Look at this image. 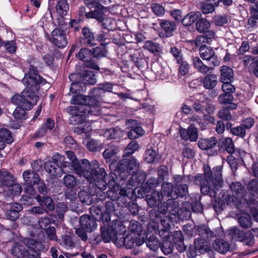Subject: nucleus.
<instances>
[{
	"instance_id": "1",
	"label": "nucleus",
	"mask_w": 258,
	"mask_h": 258,
	"mask_svg": "<svg viewBox=\"0 0 258 258\" xmlns=\"http://www.w3.org/2000/svg\"><path fill=\"white\" fill-rule=\"evenodd\" d=\"M38 62L35 61L30 64L29 71L22 81L25 89L20 94H15L11 98L12 103L18 106L13 113L17 120L22 121L27 118L26 110L31 109L36 104L39 99L37 94L39 88L46 83V80L38 75Z\"/></svg>"
},
{
	"instance_id": "2",
	"label": "nucleus",
	"mask_w": 258,
	"mask_h": 258,
	"mask_svg": "<svg viewBox=\"0 0 258 258\" xmlns=\"http://www.w3.org/2000/svg\"><path fill=\"white\" fill-rule=\"evenodd\" d=\"M221 166L214 167L212 170L209 165L204 166V175L198 174L195 177L194 182L200 186L202 194L215 198L217 191L223 185Z\"/></svg>"
},
{
	"instance_id": "3",
	"label": "nucleus",
	"mask_w": 258,
	"mask_h": 258,
	"mask_svg": "<svg viewBox=\"0 0 258 258\" xmlns=\"http://www.w3.org/2000/svg\"><path fill=\"white\" fill-rule=\"evenodd\" d=\"M28 249L25 250L24 246L18 243H14L12 248L13 254L17 258H21L25 255L28 258H40L41 251L45 249L43 244L36 240L25 238L22 240Z\"/></svg>"
},
{
	"instance_id": "4",
	"label": "nucleus",
	"mask_w": 258,
	"mask_h": 258,
	"mask_svg": "<svg viewBox=\"0 0 258 258\" xmlns=\"http://www.w3.org/2000/svg\"><path fill=\"white\" fill-rule=\"evenodd\" d=\"M111 170L117 171L119 174H123L121 175L122 178L127 176L130 174L134 173L139 168V163L136 159L132 157L130 159H123L119 161L116 164L112 162L109 165Z\"/></svg>"
},
{
	"instance_id": "5",
	"label": "nucleus",
	"mask_w": 258,
	"mask_h": 258,
	"mask_svg": "<svg viewBox=\"0 0 258 258\" xmlns=\"http://www.w3.org/2000/svg\"><path fill=\"white\" fill-rule=\"evenodd\" d=\"M122 226L120 221L113 220L109 226L106 228L105 227H101V235L102 240L105 242H108L112 240L117 245V240L120 236V231L122 230Z\"/></svg>"
},
{
	"instance_id": "6",
	"label": "nucleus",
	"mask_w": 258,
	"mask_h": 258,
	"mask_svg": "<svg viewBox=\"0 0 258 258\" xmlns=\"http://www.w3.org/2000/svg\"><path fill=\"white\" fill-rule=\"evenodd\" d=\"M45 37L52 45H55L58 48H64L68 43L66 32L58 28L53 30L50 34L45 33Z\"/></svg>"
},
{
	"instance_id": "7",
	"label": "nucleus",
	"mask_w": 258,
	"mask_h": 258,
	"mask_svg": "<svg viewBox=\"0 0 258 258\" xmlns=\"http://www.w3.org/2000/svg\"><path fill=\"white\" fill-rule=\"evenodd\" d=\"M92 167V161L90 162L88 160L85 159L79 161L71 167V172L75 171L77 174L84 176L86 179L91 178L90 171Z\"/></svg>"
},
{
	"instance_id": "8",
	"label": "nucleus",
	"mask_w": 258,
	"mask_h": 258,
	"mask_svg": "<svg viewBox=\"0 0 258 258\" xmlns=\"http://www.w3.org/2000/svg\"><path fill=\"white\" fill-rule=\"evenodd\" d=\"M122 231H120V236L117 240V246H121L123 245L126 248H132L135 244L137 246L141 245L143 243V241L137 240V237L134 232H131V233L127 234L125 236L122 234V232H124L123 229Z\"/></svg>"
},
{
	"instance_id": "9",
	"label": "nucleus",
	"mask_w": 258,
	"mask_h": 258,
	"mask_svg": "<svg viewBox=\"0 0 258 258\" xmlns=\"http://www.w3.org/2000/svg\"><path fill=\"white\" fill-rule=\"evenodd\" d=\"M69 78L70 81L79 78L83 84L94 85L97 82L95 72L90 70H85L78 74H71Z\"/></svg>"
},
{
	"instance_id": "10",
	"label": "nucleus",
	"mask_w": 258,
	"mask_h": 258,
	"mask_svg": "<svg viewBox=\"0 0 258 258\" xmlns=\"http://www.w3.org/2000/svg\"><path fill=\"white\" fill-rule=\"evenodd\" d=\"M159 23L160 26L159 36L161 38H165L173 35V32L177 28L174 22L168 20L161 19Z\"/></svg>"
},
{
	"instance_id": "11",
	"label": "nucleus",
	"mask_w": 258,
	"mask_h": 258,
	"mask_svg": "<svg viewBox=\"0 0 258 258\" xmlns=\"http://www.w3.org/2000/svg\"><path fill=\"white\" fill-rule=\"evenodd\" d=\"M199 51L200 56L203 59L210 62L209 65L212 64L215 67L220 64V61L218 57L215 55L214 50L211 47L202 46L199 48Z\"/></svg>"
},
{
	"instance_id": "12",
	"label": "nucleus",
	"mask_w": 258,
	"mask_h": 258,
	"mask_svg": "<svg viewBox=\"0 0 258 258\" xmlns=\"http://www.w3.org/2000/svg\"><path fill=\"white\" fill-rule=\"evenodd\" d=\"M91 178H87L90 183L105 179L106 173L103 168L100 167L97 160L92 161V167L90 171Z\"/></svg>"
},
{
	"instance_id": "13",
	"label": "nucleus",
	"mask_w": 258,
	"mask_h": 258,
	"mask_svg": "<svg viewBox=\"0 0 258 258\" xmlns=\"http://www.w3.org/2000/svg\"><path fill=\"white\" fill-rule=\"evenodd\" d=\"M67 111L71 115L70 121L73 124H78L84 122L86 117L83 110L81 109V107L69 106L66 109Z\"/></svg>"
},
{
	"instance_id": "14",
	"label": "nucleus",
	"mask_w": 258,
	"mask_h": 258,
	"mask_svg": "<svg viewBox=\"0 0 258 258\" xmlns=\"http://www.w3.org/2000/svg\"><path fill=\"white\" fill-rule=\"evenodd\" d=\"M230 188L232 194L237 196L238 199H240V200L244 202L251 201V199L247 197L245 188L240 182H232L230 185Z\"/></svg>"
},
{
	"instance_id": "15",
	"label": "nucleus",
	"mask_w": 258,
	"mask_h": 258,
	"mask_svg": "<svg viewBox=\"0 0 258 258\" xmlns=\"http://www.w3.org/2000/svg\"><path fill=\"white\" fill-rule=\"evenodd\" d=\"M82 34V36L80 39V43L82 46L92 47L96 45L94 34L90 28L83 27Z\"/></svg>"
},
{
	"instance_id": "16",
	"label": "nucleus",
	"mask_w": 258,
	"mask_h": 258,
	"mask_svg": "<svg viewBox=\"0 0 258 258\" xmlns=\"http://www.w3.org/2000/svg\"><path fill=\"white\" fill-rule=\"evenodd\" d=\"M80 224L82 228L89 233L93 232L97 227L95 218L88 215H84L80 217Z\"/></svg>"
},
{
	"instance_id": "17",
	"label": "nucleus",
	"mask_w": 258,
	"mask_h": 258,
	"mask_svg": "<svg viewBox=\"0 0 258 258\" xmlns=\"http://www.w3.org/2000/svg\"><path fill=\"white\" fill-rule=\"evenodd\" d=\"M87 13H85V17L87 19H94L98 23L103 22L105 18L104 15L106 12V8L103 5L99 6L93 9Z\"/></svg>"
},
{
	"instance_id": "18",
	"label": "nucleus",
	"mask_w": 258,
	"mask_h": 258,
	"mask_svg": "<svg viewBox=\"0 0 258 258\" xmlns=\"http://www.w3.org/2000/svg\"><path fill=\"white\" fill-rule=\"evenodd\" d=\"M23 210L21 204L13 203L9 204L6 212L7 218L11 220L15 221L20 216V212Z\"/></svg>"
},
{
	"instance_id": "19",
	"label": "nucleus",
	"mask_w": 258,
	"mask_h": 258,
	"mask_svg": "<svg viewBox=\"0 0 258 258\" xmlns=\"http://www.w3.org/2000/svg\"><path fill=\"white\" fill-rule=\"evenodd\" d=\"M45 169L51 177L55 178L61 177L63 173L71 172L69 170H62V168H60L58 164H56L53 162H46L45 165Z\"/></svg>"
},
{
	"instance_id": "20",
	"label": "nucleus",
	"mask_w": 258,
	"mask_h": 258,
	"mask_svg": "<svg viewBox=\"0 0 258 258\" xmlns=\"http://www.w3.org/2000/svg\"><path fill=\"white\" fill-rule=\"evenodd\" d=\"M242 61L244 66L258 78V56L246 55L243 56Z\"/></svg>"
},
{
	"instance_id": "21",
	"label": "nucleus",
	"mask_w": 258,
	"mask_h": 258,
	"mask_svg": "<svg viewBox=\"0 0 258 258\" xmlns=\"http://www.w3.org/2000/svg\"><path fill=\"white\" fill-rule=\"evenodd\" d=\"M22 176L25 184L27 185H34L37 184L40 179L39 174L31 170L24 171Z\"/></svg>"
},
{
	"instance_id": "22",
	"label": "nucleus",
	"mask_w": 258,
	"mask_h": 258,
	"mask_svg": "<svg viewBox=\"0 0 258 258\" xmlns=\"http://www.w3.org/2000/svg\"><path fill=\"white\" fill-rule=\"evenodd\" d=\"M240 200L238 199L237 196L233 194L228 195L225 199L227 205L230 206H235L237 209L243 208L247 209L249 202L241 201Z\"/></svg>"
},
{
	"instance_id": "23",
	"label": "nucleus",
	"mask_w": 258,
	"mask_h": 258,
	"mask_svg": "<svg viewBox=\"0 0 258 258\" xmlns=\"http://www.w3.org/2000/svg\"><path fill=\"white\" fill-rule=\"evenodd\" d=\"M193 66L199 73L206 75L213 70V68L208 66L202 61L198 56L192 58Z\"/></svg>"
},
{
	"instance_id": "24",
	"label": "nucleus",
	"mask_w": 258,
	"mask_h": 258,
	"mask_svg": "<svg viewBox=\"0 0 258 258\" xmlns=\"http://www.w3.org/2000/svg\"><path fill=\"white\" fill-rule=\"evenodd\" d=\"M16 181L13 174L8 171H2L0 173V187L11 186Z\"/></svg>"
},
{
	"instance_id": "25",
	"label": "nucleus",
	"mask_w": 258,
	"mask_h": 258,
	"mask_svg": "<svg viewBox=\"0 0 258 258\" xmlns=\"http://www.w3.org/2000/svg\"><path fill=\"white\" fill-rule=\"evenodd\" d=\"M169 221H173L179 210V203L176 201V198H171L167 200Z\"/></svg>"
},
{
	"instance_id": "26",
	"label": "nucleus",
	"mask_w": 258,
	"mask_h": 258,
	"mask_svg": "<svg viewBox=\"0 0 258 258\" xmlns=\"http://www.w3.org/2000/svg\"><path fill=\"white\" fill-rule=\"evenodd\" d=\"M234 79V73L232 69L228 66H222L220 69V81L222 83L232 82Z\"/></svg>"
},
{
	"instance_id": "27",
	"label": "nucleus",
	"mask_w": 258,
	"mask_h": 258,
	"mask_svg": "<svg viewBox=\"0 0 258 258\" xmlns=\"http://www.w3.org/2000/svg\"><path fill=\"white\" fill-rule=\"evenodd\" d=\"M219 0H206L201 3V11L204 14L212 13L218 6Z\"/></svg>"
},
{
	"instance_id": "28",
	"label": "nucleus",
	"mask_w": 258,
	"mask_h": 258,
	"mask_svg": "<svg viewBox=\"0 0 258 258\" xmlns=\"http://www.w3.org/2000/svg\"><path fill=\"white\" fill-rule=\"evenodd\" d=\"M217 144V140L215 137L200 139L198 141L199 148L203 150H208L213 148Z\"/></svg>"
},
{
	"instance_id": "29",
	"label": "nucleus",
	"mask_w": 258,
	"mask_h": 258,
	"mask_svg": "<svg viewBox=\"0 0 258 258\" xmlns=\"http://www.w3.org/2000/svg\"><path fill=\"white\" fill-rule=\"evenodd\" d=\"M163 199L162 193L160 191L154 190L151 195L146 196V201L148 205L151 207H155L157 206V202L161 201Z\"/></svg>"
},
{
	"instance_id": "30",
	"label": "nucleus",
	"mask_w": 258,
	"mask_h": 258,
	"mask_svg": "<svg viewBox=\"0 0 258 258\" xmlns=\"http://www.w3.org/2000/svg\"><path fill=\"white\" fill-rule=\"evenodd\" d=\"M119 151L118 146L111 144L104 151L102 155L106 162H110L112 159L117 155Z\"/></svg>"
},
{
	"instance_id": "31",
	"label": "nucleus",
	"mask_w": 258,
	"mask_h": 258,
	"mask_svg": "<svg viewBox=\"0 0 258 258\" xmlns=\"http://www.w3.org/2000/svg\"><path fill=\"white\" fill-rule=\"evenodd\" d=\"M214 249L222 254L226 253L230 249L228 242L221 239H217L213 243Z\"/></svg>"
},
{
	"instance_id": "32",
	"label": "nucleus",
	"mask_w": 258,
	"mask_h": 258,
	"mask_svg": "<svg viewBox=\"0 0 258 258\" xmlns=\"http://www.w3.org/2000/svg\"><path fill=\"white\" fill-rule=\"evenodd\" d=\"M62 183L68 189H73L78 185L77 178L72 174H67L62 179Z\"/></svg>"
},
{
	"instance_id": "33",
	"label": "nucleus",
	"mask_w": 258,
	"mask_h": 258,
	"mask_svg": "<svg viewBox=\"0 0 258 258\" xmlns=\"http://www.w3.org/2000/svg\"><path fill=\"white\" fill-rule=\"evenodd\" d=\"M204 87L207 89H213L217 85V77L215 74H207L203 80Z\"/></svg>"
},
{
	"instance_id": "34",
	"label": "nucleus",
	"mask_w": 258,
	"mask_h": 258,
	"mask_svg": "<svg viewBox=\"0 0 258 258\" xmlns=\"http://www.w3.org/2000/svg\"><path fill=\"white\" fill-rule=\"evenodd\" d=\"M160 193H162L163 196L164 195L167 196L171 198H174V195H176V192H174L173 184L168 181H164L162 183Z\"/></svg>"
},
{
	"instance_id": "35",
	"label": "nucleus",
	"mask_w": 258,
	"mask_h": 258,
	"mask_svg": "<svg viewBox=\"0 0 258 258\" xmlns=\"http://www.w3.org/2000/svg\"><path fill=\"white\" fill-rule=\"evenodd\" d=\"M56 10L57 12L61 16V21L63 20V16L67 14V12L69 10V5L66 0H59L56 6Z\"/></svg>"
},
{
	"instance_id": "36",
	"label": "nucleus",
	"mask_w": 258,
	"mask_h": 258,
	"mask_svg": "<svg viewBox=\"0 0 258 258\" xmlns=\"http://www.w3.org/2000/svg\"><path fill=\"white\" fill-rule=\"evenodd\" d=\"M201 16L200 12H191L182 19V23L184 26H190Z\"/></svg>"
},
{
	"instance_id": "37",
	"label": "nucleus",
	"mask_w": 258,
	"mask_h": 258,
	"mask_svg": "<svg viewBox=\"0 0 258 258\" xmlns=\"http://www.w3.org/2000/svg\"><path fill=\"white\" fill-rule=\"evenodd\" d=\"M238 223L240 226L244 229L251 227L252 221L250 215L247 213L240 214L238 216Z\"/></svg>"
},
{
	"instance_id": "38",
	"label": "nucleus",
	"mask_w": 258,
	"mask_h": 258,
	"mask_svg": "<svg viewBox=\"0 0 258 258\" xmlns=\"http://www.w3.org/2000/svg\"><path fill=\"white\" fill-rule=\"evenodd\" d=\"M191 213L189 209L183 207L179 209L175 217H174V222H178L188 220L191 217Z\"/></svg>"
},
{
	"instance_id": "39",
	"label": "nucleus",
	"mask_w": 258,
	"mask_h": 258,
	"mask_svg": "<svg viewBox=\"0 0 258 258\" xmlns=\"http://www.w3.org/2000/svg\"><path fill=\"white\" fill-rule=\"evenodd\" d=\"M76 57L83 61L88 62L92 59L91 50L88 48L83 47L76 54Z\"/></svg>"
},
{
	"instance_id": "40",
	"label": "nucleus",
	"mask_w": 258,
	"mask_h": 258,
	"mask_svg": "<svg viewBox=\"0 0 258 258\" xmlns=\"http://www.w3.org/2000/svg\"><path fill=\"white\" fill-rule=\"evenodd\" d=\"M145 156V160L149 163L158 162L160 159L157 151L152 148L147 149Z\"/></svg>"
},
{
	"instance_id": "41",
	"label": "nucleus",
	"mask_w": 258,
	"mask_h": 258,
	"mask_svg": "<svg viewBox=\"0 0 258 258\" xmlns=\"http://www.w3.org/2000/svg\"><path fill=\"white\" fill-rule=\"evenodd\" d=\"M122 136V132L118 128H111L106 130L104 133V136L107 140L119 139Z\"/></svg>"
},
{
	"instance_id": "42",
	"label": "nucleus",
	"mask_w": 258,
	"mask_h": 258,
	"mask_svg": "<svg viewBox=\"0 0 258 258\" xmlns=\"http://www.w3.org/2000/svg\"><path fill=\"white\" fill-rule=\"evenodd\" d=\"M37 201L40 203V205L45 206L49 211H53L55 209V205L52 199L49 197L38 196Z\"/></svg>"
},
{
	"instance_id": "43",
	"label": "nucleus",
	"mask_w": 258,
	"mask_h": 258,
	"mask_svg": "<svg viewBox=\"0 0 258 258\" xmlns=\"http://www.w3.org/2000/svg\"><path fill=\"white\" fill-rule=\"evenodd\" d=\"M220 146L228 153L232 154L235 152V146L231 138H226L221 140Z\"/></svg>"
},
{
	"instance_id": "44",
	"label": "nucleus",
	"mask_w": 258,
	"mask_h": 258,
	"mask_svg": "<svg viewBox=\"0 0 258 258\" xmlns=\"http://www.w3.org/2000/svg\"><path fill=\"white\" fill-rule=\"evenodd\" d=\"M199 98L192 104L193 109L197 112L203 113L205 110V104L206 97L204 95H199Z\"/></svg>"
},
{
	"instance_id": "45",
	"label": "nucleus",
	"mask_w": 258,
	"mask_h": 258,
	"mask_svg": "<svg viewBox=\"0 0 258 258\" xmlns=\"http://www.w3.org/2000/svg\"><path fill=\"white\" fill-rule=\"evenodd\" d=\"M210 27V23L205 18L198 19L196 23V30L200 33L206 32Z\"/></svg>"
},
{
	"instance_id": "46",
	"label": "nucleus",
	"mask_w": 258,
	"mask_h": 258,
	"mask_svg": "<svg viewBox=\"0 0 258 258\" xmlns=\"http://www.w3.org/2000/svg\"><path fill=\"white\" fill-rule=\"evenodd\" d=\"M244 232L238 227H233L229 230V235L234 241H239L243 239Z\"/></svg>"
},
{
	"instance_id": "47",
	"label": "nucleus",
	"mask_w": 258,
	"mask_h": 258,
	"mask_svg": "<svg viewBox=\"0 0 258 258\" xmlns=\"http://www.w3.org/2000/svg\"><path fill=\"white\" fill-rule=\"evenodd\" d=\"M247 210H249L254 220L258 222V201L255 198H251Z\"/></svg>"
},
{
	"instance_id": "48",
	"label": "nucleus",
	"mask_w": 258,
	"mask_h": 258,
	"mask_svg": "<svg viewBox=\"0 0 258 258\" xmlns=\"http://www.w3.org/2000/svg\"><path fill=\"white\" fill-rule=\"evenodd\" d=\"M78 197L81 202L85 205L89 206L93 203L92 195L85 190L79 191Z\"/></svg>"
},
{
	"instance_id": "49",
	"label": "nucleus",
	"mask_w": 258,
	"mask_h": 258,
	"mask_svg": "<svg viewBox=\"0 0 258 258\" xmlns=\"http://www.w3.org/2000/svg\"><path fill=\"white\" fill-rule=\"evenodd\" d=\"M174 192L176 195H174V198H187L189 196L188 186L187 184L185 183L178 186V187H174Z\"/></svg>"
},
{
	"instance_id": "50",
	"label": "nucleus",
	"mask_w": 258,
	"mask_h": 258,
	"mask_svg": "<svg viewBox=\"0 0 258 258\" xmlns=\"http://www.w3.org/2000/svg\"><path fill=\"white\" fill-rule=\"evenodd\" d=\"M138 142L135 140L132 141L126 146L123 152V157H128L132 155L139 148Z\"/></svg>"
},
{
	"instance_id": "51",
	"label": "nucleus",
	"mask_w": 258,
	"mask_h": 258,
	"mask_svg": "<svg viewBox=\"0 0 258 258\" xmlns=\"http://www.w3.org/2000/svg\"><path fill=\"white\" fill-rule=\"evenodd\" d=\"M147 246L154 251L157 250L159 247V239L155 236H150L146 241Z\"/></svg>"
},
{
	"instance_id": "52",
	"label": "nucleus",
	"mask_w": 258,
	"mask_h": 258,
	"mask_svg": "<svg viewBox=\"0 0 258 258\" xmlns=\"http://www.w3.org/2000/svg\"><path fill=\"white\" fill-rule=\"evenodd\" d=\"M207 240L202 238H198L195 242V247L197 251H198L201 254L205 253V247H209L210 245L207 243Z\"/></svg>"
},
{
	"instance_id": "53",
	"label": "nucleus",
	"mask_w": 258,
	"mask_h": 258,
	"mask_svg": "<svg viewBox=\"0 0 258 258\" xmlns=\"http://www.w3.org/2000/svg\"><path fill=\"white\" fill-rule=\"evenodd\" d=\"M198 231L200 238L208 240L209 238L212 236V232L211 231L209 227L206 225H201L198 228Z\"/></svg>"
},
{
	"instance_id": "54",
	"label": "nucleus",
	"mask_w": 258,
	"mask_h": 258,
	"mask_svg": "<svg viewBox=\"0 0 258 258\" xmlns=\"http://www.w3.org/2000/svg\"><path fill=\"white\" fill-rule=\"evenodd\" d=\"M144 48L155 54H158L161 50L160 45L158 43L149 40L146 41Z\"/></svg>"
},
{
	"instance_id": "55",
	"label": "nucleus",
	"mask_w": 258,
	"mask_h": 258,
	"mask_svg": "<svg viewBox=\"0 0 258 258\" xmlns=\"http://www.w3.org/2000/svg\"><path fill=\"white\" fill-rule=\"evenodd\" d=\"M92 53V58H100L106 55L107 50L103 47L97 46L91 49Z\"/></svg>"
},
{
	"instance_id": "56",
	"label": "nucleus",
	"mask_w": 258,
	"mask_h": 258,
	"mask_svg": "<svg viewBox=\"0 0 258 258\" xmlns=\"http://www.w3.org/2000/svg\"><path fill=\"white\" fill-rule=\"evenodd\" d=\"M86 98L87 96L81 94L75 95L72 97L71 103L74 105L73 106L80 107L85 105Z\"/></svg>"
},
{
	"instance_id": "57",
	"label": "nucleus",
	"mask_w": 258,
	"mask_h": 258,
	"mask_svg": "<svg viewBox=\"0 0 258 258\" xmlns=\"http://www.w3.org/2000/svg\"><path fill=\"white\" fill-rule=\"evenodd\" d=\"M82 109V110H83L86 116L89 114L98 115L100 113L98 105L91 107L88 106H81V109Z\"/></svg>"
},
{
	"instance_id": "58",
	"label": "nucleus",
	"mask_w": 258,
	"mask_h": 258,
	"mask_svg": "<svg viewBox=\"0 0 258 258\" xmlns=\"http://www.w3.org/2000/svg\"><path fill=\"white\" fill-rule=\"evenodd\" d=\"M177 63L179 64L178 72L180 75L184 76L188 73L190 66L186 61L183 59Z\"/></svg>"
},
{
	"instance_id": "59",
	"label": "nucleus",
	"mask_w": 258,
	"mask_h": 258,
	"mask_svg": "<svg viewBox=\"0 0 258 258\" xmlns=\"http://www.w3.org/2000/svg\"><path fill=\"white\" fill-rule=\"evenodd\" d=\"M229 18L227 15H216L213 19L214 23L218 26H222L228 23Z\"/></svg>"
},
{
	"instance_id": "60",
	"label": "nucleus",
	"mask_w": 258,
	"mask_h": 258,
	"mask_svg": "<svg viewBox=\"0 0 258 258\" xmlns=\"http://www.w3.org/2000/svg\"><path fill=\"white\" fill-rule=\"evenodd\" d=\"M218 116L221 119L224 121H229L232 118V115L229 109L226 107H222L219 110Z\"/></svg>"
},
{
	"instance_id": "61",
	"label": "nucleus",
	"mask_w": 258,
	"mask_h": 258,
	"mask_svg": "<svg viewBox=\"0 0 258 258\" xmlns=\"http://www.w3.org/2000/svg\"><path fill=\"white\" fill-rule=\"evenodd\" d=\"M9 187V191L13 196H19L22 191V186L18 183L14 182Z\"/></svg>"
},
{
	"instance_id": "62",
	"label": "nucleus",
	"mask_w": 258,
	"mask_h": 258,
	"mask_svg": "<svg viewBox=\"0 0 258 258\" xmlns=\"http://www.w3.org/2000/svg\"><path fill=\"white\" fill-rule=\"evenodd\" d=\"M247 189L249 192L255 197L258 194V181L255 179H252L249 181Z\"/></svg>"
},
{
	"instance_id": "63",
	"label": "nucleus",
	"mask_w": 258,
	"mask_h": 258,
	"mask_svg": "<svg viewBox=\"0 0 258 258\" xmlns=\"http://www.w3.org/2000/svg\"><path fill=\"white\" fill-rule=\"evenodd\" d=\"M161 248L164 254L167 255L172 252L174 245L171 241L165 240L163 242Z\"/></svg>"
},
{
	"instance_id": "64",
	"label": "nucleus",
	"mask_w": 258,
	"mask_h": 258,
	"mask_svg": "<svg viewBox=\"0 0 258 258\" xmlns=\"http://www.w3.org/2000/svg\"><path fill=\"white\" fill-rule=\"evenodd\" d=\"M233 100V97L232 94L223 93L218 97V101L221 104L227 105Z\"/></svg>"
}]
</instances>
